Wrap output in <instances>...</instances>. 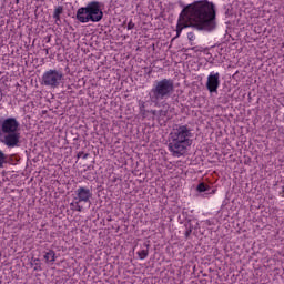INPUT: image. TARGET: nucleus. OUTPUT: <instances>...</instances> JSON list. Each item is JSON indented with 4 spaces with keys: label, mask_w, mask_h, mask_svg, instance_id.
Here are the masks:
<instances>
[{
    "label": "nucleus",
    "mask_w": 284,
    "mask_h": 284,
    "mask_svg": "<svg viewBox=\"0 0 284 284\" xmlns=\"http://www.w3.org/2000/svg\"><path fill=\"white\" fill-rule=\"evenodd\" d=\"M174 94V80L164 78L156 80L149 92L151 103L159 105L161 101L170 99Z\"/></svg>",
    "instance_id": "obj_4"
},
{
    "label": "nucleus",
    "mask_w": 284,
    "mask_h": 284,
    "mask_svg": "<svg viewBox=\"0 0 284 284\" xmlns=\"http://www.w3.org/2000/svg\"><path fill=\"white\" fill-rule=\"evenodd\" d=\"M90 199H92V190L85 186L77 189L74 201H79V203H90Z\"/></svg>",
    "instance_id": "obj_8"
},
{
    "label": "nucleus",
    "mask_w": 284,
    "mask_h": 284,
    "mask_svg": "<svg viewBox=\"0 0 284 284\" xmlns=\"http://www.w3.org/2000/svg\"><path fill=\"white\" fill-rule=\"evenodd\" d=\"M79 203V200H77L75 202H71L70 203V207H72L73 211L75 212H83V206H81Z\"/></svg>",
    "instance_id": "obj_12"
},
{
    "label": "nucleus",
    "mask_w": 284,
    "mask_h": 284,
    "mask_svg": "<svg viewBox=\"0 0 284 284\" xmlns=\"http://www.w3.org/2000/svg\"><path fill=\"white\" fill-rule=\"evenodd\" d=\"M63 83V71L57 69H50L42 75V85L52 88L53 90L59 88Z\"/></svg>",
    "instance_id": "obj_6"
},
{
    "label": "nucleus",
    "mask_w": 284,
    "mask_h": 284,
    "mask_svg": "<svg viewBox=\"0 0 284 284\" xmlns=\"http://www.w3.org/2000/svg\"><path fill=\"white\" fill-rule=\"evenodd\" d=\"M196 190L202 193V192H210V185L205 184V183H200L197 186H196Z\"/></svg>",
    "instance_id": "obj_13"
},
{
    "label": "nucleus",
    "mask_w": 284,
    "mask_h": 284,
    "mask_svg": "<svg viewBox=\"0 0 284 284\" xmlns=\"http://www.w3.org/2000/svg\"><path fill=\"white\" fill-rule=\"evenodd\" d=\"M190 146H192V129L176 124L169 134V151L172 156H183Z\"/></svg>",
    "instance_id": "obj_2"
},
{
    "label": "nucleus",
    "mask_w": 284,
    "mask_h": 284,
    "mask_svg": "<svg viewBox=\"0 0 284 284\" xmlns=\"http://www.w3.org/2000/svg\"><path fill=\"white\" fill-rule=\"evenodd\" d=\"M61 14H63V7L59 6L54 9L53 12V19H55V23H59V21H61Z\"/></svg>",
    "instance_id": "obj_11"
},
{
    "label": "nucleus",
    "mask_w": 284,
    "mask_h": 284,
    "mask_svg": "<svg viewBox=\"0 0 284 284\" xmlns=\"http://www.w3.org/2000/svg\"><path fill=\"white\" fill-rule=\"evenodd\" d=\"M184 28H194L206 32L216 30V4L207 0H197L184 7L176 24V39L181 37Z\"/></svg>",
    "instance_id": "obj_1"
},
{
    "label": "nucleus",
    "mask_w": 284,
    "mask_h": 284,
    "mask_svg": "<svg viewBox=\"0 0 284 284\" xmlns=\"http://www.w3.org/2000/svg\"><path fill=\"white\" fill-rule=\"evenodd\" d=\"M45 263H54L57 261V253L53 250H49L44 254Z\"/></svg>",
    "instance_id": "obj_10"
},
{
    "label": "nucleus",
    "mask_w": 284,
    "mask_h": 284,
    "mask_svg": "<svg viewBox=\"0 0 284 284\" xmlns=\"http://www.w3.org/2000/svg\"><path fill=\"white\" fill-rule=\"evenodd\" d=\"M144 247H145V248H143V250H141V251L138 252V256H139V258H140L141 261L148 258V254H149V252H150V242H145V243H144Z\"/></svg>",
    "instance_id": "obj_9"
},
{
    "label": "nucleus",
    "mask_w": 284,
    "mask_h": 284,
    "mask_svg": "<svg viewBox=\"0 0 284 284\" xmlns=\"http://www.w3.org/2000/svg\"><path fill=\"white\" fill-rule=\"evenodd\" d=\"M75 18L80 23H99L103 19V10L101 9V2L91 1L85 7H81L77 11Z\"/></svg>",
    "instance_id": "obj_5"
},
{
    "label": "nucleus",
    "mask_w": 284,
    "mask_h": 284,
    "mask_svg": "<svg viewBox=\"0 0 284 284\" xmlns=\"http://www.w3.org/2000/svg\"><path fill=\"white\" fill-rule=\"evenodd\" d=\"M8 163V155L0 150V169Z\"/></svg>",
    "instance_id": "obj_14"
},
{
    "label": "nucleus",
    "mask_w": 284,
    "mask_h": 284,
    "mask_svg": "<svg viewBox=\"0 0 284 284\" xmlns=\"http://www.w3.org/2000/svg\"><path fill=\"white\" fill-rule=\"evenodd\" d=\"M134 22H132V20L129 21L128 23V30H134Z\"/></svg>",
    "instance_id": "obj_16"
},
{
    "label": "nucleus",
    "mask_w": 284,
    "mask_h": 284,
    "mask_svg": "<svg viewBox=\"0 0 284 284\" xmlns=\"http://www.w3.org/2000/svg\"><path fill=\"white\" fill-rule=\"evenodd\" d=\"M158 116H160V119L163 116H168V111H165V110L158 111Z\"/></svg>",
    "instance_id": "obj_15"
},
{
    "label": "nucleus",
    "mask_w": 284,
    "mask_h": 284,
    "mask_svg": "<svg viewBox=\"0 0 284 284\" xmlns=\"http://www.w3.org/2000/svg\"><path fill=\"white\" fill-rule=\"evenodd\" d=\"M0 143L7 148H20L21 123L17 121V118L0 120Z\"/></svg>",
    "instance_id": "obj_3"
},
{
    "label": "nucleus",
    "mask_w": 284,
    "mask_h": 284,
    "mask_svg": "<svg viewBox=\"0 0 284 284\" xmlns=\"http://www.w3.org/2000/svg\"><path fill=\"white\" fill-rule=\"evenodd\" d=\"M150 113L153 114V116H159V111L156 110H151Z\"/></svg>",
    "instance_id": "obj_18"
},
{
    "label": "nucleus",
    "mask_w": 284,
    "mask_h": 284,
    "mask_svg": "<svg viewBox=\"0 0 284 284\" xmlns=\"http://www.w3.org/2000/svg\"><path fill=\"white\" fill-rule=\"evenodd\" d=\"M280 195L282 196V199H284V185L282 186V192L280 193Z\"/></svg>",
    "instance_id": "obj_20"
},
{
    "label": "nucleus",
    "mask_w": 284,
    "mask_h": 284,
    "mask_svg": "<svg viewBox=\"0 0 284 284\" xmlns=\"http://www.w3.org/2000/svg\"><path fill=\"white\" fill-rule=\"evenodd\" d=\"M88 156H90V154H89V153H84V154H82V159H88Z\"/></svg>",
    "instance_id": "obj_21"
},
{
    "label": "nucleus",
    "mask_w": 284,
    "mask_h": 284,
    "mask_svg": "<svg viewBox=\"0 0 284 284\" xmlns=\"http://www.w3.org/2000/svg\"><path fill=\"white\" fill-rule=\"evenodd\" d=\"M82 155H83V152H79V153H78V156H82Z\"/></svg>",
    "instance_id": "obj_22"
},
{
    "label": "nucleus",
    "mask_w": 284,
    "mask_h": 284,
    "mask_svg": "<svg viewBox=\"0 0 284 284\" xmlns=\"http://www.w3.org/2000/svg\"><path fill=\"white\" fill-rule=\"evenodd\" d=\"M187 39H189V41H194V32H189Z\"/></svg>",
    "instance_id": "obj_17"
},
{
    "label": "nucleus",
    "mask_w": 284,
    "mask_h": 284,
    "mask_svg": "<svg viewBox=\"0 0 284 284\" xmlns=\"http://www.w3.org/2000/svg\"><path fill=\"white\" fill-rule=\"evenodd\" d=\"M221 74L219 72L214 73L211 72L207 77V81H206V90H209V92L214 93V92H219V85H221Z\"/></svg>",
    "instance_id": "obj_7"
},
{
    "label": "nucleus",
    "mask_w": 284,
    "mask_h": 284,
    "mask_svg": "<svg viewBox=\"0 0 284 284\" xmlns=\"http://www.w3.org/2000/svg\"><path fill=\"white\" fill-rule=\"evenodd\" d=\"M190 234H192V229H190V230H187V231L185 232L186 239H187V236H190Z\"/></svg>",
    "instance_id": "obj_19"
}]
</instances>
